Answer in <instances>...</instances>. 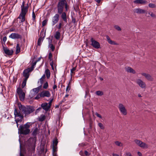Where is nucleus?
<instances>
[{
	"mask_svg": "<svg viewBox=\"0 0 156 156\" xmlns=\"http://www.w3.org/2000/svg\"><path fill=\"white\" fill-rule=\"evenodd\" d=\"M96 94L98 96H102L103 94V93L102 91L98 90L96 92Z\"/></svg>",
	"mask_w": 156,
	"mask_h": 156,
	"instance_id": "f704fd0d",
	"label": "nucleus"
},
{
	"mask_svg": "<svg viewBox=\"0 0 156 156\" xmlns=\"http://www.w3.org/2000/svg\"><path fill=\"white\" fill-rule=\"evenodd\" d=\"M148 6L152 8H154L156 7V5L154 4L151 3L149 4Z\"/></svg>",
	"mask_w": 156,
	"mask_h": 156,
	"instance_id": "37998d69",
	"label": "nucleus"
},
{
	"mask_svg": "<svg viewBox=\"0 0 156 156\" xmlns=\"http://www.w3.org/2000/svg\"><path fill=\"white\" fill-rule=\"evenodd\" d=\"M149 14L152 17H154L155 16V15L152 12H150Z\"/></svg>",
	"mask_w": 156,
	"mask_h": 156,
	"instance_id": "603ef678",
	"label": "nucleus"
},
{
	"mask_svg": "<svg viewBox=\"0 0 156 156\" xmlns=\"http://www.w3.org/2000/svg\"><path fill=\"white\" fill-rule=\"evenodd\" d=\"M133 2L136 4H141L145 5L147 3V1L144 0H136L134 1Z\"/></svg>",
	"mask_w": 156,
	"mask_h": 156,
	"instance_id": "aec40b11",
	"label": "nucleus"
},
{
	"mask_svg": "<svg viewBox=\"0 0 156 156\" xmlns=\"http://www.w3.org/2000/svg\"><path fill=\"white\" fill-rule=\"evenodd\" d=\"M66 100L64 98L63 100L59 103V105H61L63 102H65Z\"/></svg>",
	"mask_w": 156,
	"mask_h": 156,
	"instance_id": "6e6d98bb",
	"label": "nucleus"
},
{
	"mask_svg": "<svg viewBox=\"0 0 156 156\" xmlns=\"http://www.w3.org/2000/svg\"><path fill=\"white\" fill-rule=\"evenodd\" d=\"M24 4H25V2L24 1H23L22 2V5L21 6V8H22V7H25V6H24Z\"/></svg>",
	"mask_w": 156,
	"mask_h": 156,
	"instance_id": "0e129e2a",
	"label": "nucleus"
},
{
	"mask_svg": "<svg viewBox=\"0 0 156 156\" xmlns=\"http://www.w3.org/2000/svg\"><path fill=\"white\" fill-rule=\"evenodd\" d=\"M37 132L38 129L37 127H36L33 130V132L32 133V134L34 136H36L37 134Z\"/></svg>",
	"mask_w": 156,
	"mask_h": 156,
	"instance_id": "cd10ccee",
	"label": "nucleus"
},
{
	"mask_svg": "<svg viewBox=\"0 0 156 156\" xmlns=\"http://www.w3.org/2000/svg\"><path fill=\"white\" fill-rule=\"evenodd\" d=\"M84 154L86 156H89L90 155V153L88 152L87 151H84Z\"/></svg>",
	"mask_w": 156,
	"mask_h": 156,
	"instance_id": "4d7b16f0",
	"label": "nucleus"
},
{
	"mask_svg": "<svg viewBox=\"0 0 156 156\" xmlns=\"http://www.w3.org/2000/svg\"><path fill=\"white\" fill-rule=\"evenodd\" d=\"M115 143L116 145L119 146H123L122 144L119 141H115Z\"/></svg>",
	"mask_w": 156,
	"mask_h": 156,
	"instance_id": "c9c22d12",
	"label": "nucleus"
},
{
	"mask_svg": "<svg viewBox=\"0 0 156 156\" xmlns=\"http://www.w3.org/2000/svg\"><path fill=\"white\" fill-rule=\"evenodd\" d=\"M7 40V37L6 36L4 37L3 38V42L5 43Z\"/></svg>",
	"mask_w": 156,
	"mask_h": 156,
	"instance_id": "680f3d73",
	"label": "nucleus"
},
{
	"mask_svg": "<svg viewBox=\"0 0 156 156\" xmlns=\"http://www.w3.org/2000/svg\"><path fill=\"white\" fill-rule=\"evenodd\" d=\"M90 41L91 43V45L93 47L96 49H98L100 48V44L98 42L95 40L93 38L91 39Z\"/></svg>",
	"mask_w": 156,
	"mask_h": 156,
	"instance_id": "1a4fd4ad",
	"label": "nucleus"
},
{
	"mask_svg": "<svg viewBox=\"0 0 156 156\" xmlns=\"http://www.w3.org/2000/svg\"><path fill=\"white\" fill-rule=\"evenodd\" d=\"M134 141L136 143V144L138 145L139 146L140 145V144L142 142V141H141L138 140H134Z\"/></svg>",
	"mask_w": 156,
	"mask_h": 156,
	"instance_id": "4c0bfd02",
	"label": "nucleus"
},
{
	"mask_svg": "<svg viewBox=\"0 0 156 156\" xmlns=\"http://www.w3.org/2000/svg\"><path fill=\"white\" fill-rule=\"evenodd\" d=\"M17 92L19 95V98L21 101L24 100L25 97V94L23 92L22 89L18 88L17 89Z\"/></svg>",
	"mask_w": 156,
	"mask_h": 156,
	"instance_id": "0eeeda50",
	"label": "nucleus"
},
{
	"mask_svg": "<svg viewBox=\"0 0 156 156\" xmlns=\"http://www.w3.org/2000/svg\"><path fill=\"white\" fill-rule=\"evenodd\" d=\"M22 120H20L18 119H15V121L16 122V126L17 127H18V128H19V124H18V122H21Z\"/></svg>",
	"mask_w": 156,
	"mask_h": 156,
	"instance_id": "79ce46f5",
	"label": "nucleus"
},
{
	"mask_svg": "<svg viewBox=\"0 0 156 156\" xmlns=\"http://www.w3.org/2000/svg\"><path fill=\"white\" fill-rule=\"evenodd\" d=\"M134 13L138 14L144 13L145 12V11L144 9H141L140 8H137L135 9L134 10Z\"/></svg>",
	"mask_w": 156,
	"mask_h": 156,
	"instance_id": "a211bd4d",
	"label": "nucleus"
},
{
	"mask_svg": "<svg viewBox=\"0 0 156 156\" xmlns=\"http://www.w3.org/2000/svg\"><path fill=\"white\" fill-rule=\"evenodd\" d=\"M106 37L108 42L109 44L114 45H118L119 44L118 43H116L115 41L112 40L108 35L106 36Z\"/></svg>",
	"mask_w": 156,
	"mask_h": 156,
	"instance_id": "6ab92c4d",
	"label": "nucleus"
},
{
	"mask_svg": "<svg viewBox=\"0 0 156 156\" xmlns=\"http://www.w3.org/2000/svg\"><path fill=\"white\" fill-rule=\"evenodd\" d=\"M29 147L27 148L28 151H34L35 149V147L34 146V144H29L28 145Z\"/></svg>",
	"mask_w": 156,
	"mask_h": 156,
	"instance_id": "412c9836",
	"label": "nucleus"
},
{
	"mask_svg": "<svg viewBox=\"0 0 156 156\" xmlns=\"http://www.w3.org/2000/svg\"><path fill=\"white\" fill-rule=\"evenodd\" d=\"M115 28L119 31H120L121 30V28L118 25H116L114 26Z\"/></svg>",
	"mask_w": 156,
	"mask_h": 156,
	"instance_id": "49530a36",
	"label": "nucleus"
},
{
	"mask_svg": "<svg viewBox=\"0 0 156 156\" xmlns=\"http://www.w3.org/2000/svg\"><path fill=\"white\" fill-rule=\"evenodd\" d=\"M57 87V86L56 85H54L53 87V90H55L56 89Z\"/></svg>",
	"mask_w": 156,
	"mask_h": 156,
	"instance_id": "69168bd1",
	"label": "nucleus"
},
{
	"mask_svg": "<svg viewBox=\"0 0 156 156\" xmlns=\"http://www.w3.org/2000/svg\"><path fill=\"white\" fill-rule=\"evenodd\" d=\"M19 109L25 114V116L33 112L34 111L33 107L31 106H25L21 104L19 105Z\"/></svg>",
	"mask_w": 156,
	"mask_h": 156,
	"instance_id": "7ed1b4c3",
	"label": "nucleus"
},
{
	"mask_svg": "<svg viewBox=\"0 0 156 156\" xmlns=\"http://www.w3.org/2000/svg\"><path fill=\"white\" fill-rule=\"evenodd\" d=\"M45 73L47 79H49L50 76V72L48 69H47L45 70Z\"/></svg>",
	"mask_w": 156,
	"mask_h": 156,
	"instance_id": "5701e85b",
	"label": "nucleus"
},
{
	"mask_svg": "<svg viewBox=\"0 0 156 156\" xmlns=\"http://www.w3.org/2000/svg\"><path fill=\"white\" fill-rule=\"evenodd\" d=\"M27 79H24L23 81L22 84V88H23L24 87L26 86V82L27 81Z\"/></svg>",
	"mask_w": 156,
	"mask_h": 156,
	"instance_id": "72a5a7b5",
	"label": "nucleus"
},
{
	"mask_svg": "<svg viewBox=\"0 0 156 156\" xmlns=\"http://www.w3.org/2000/svg\"><path fill=\"white\" fill-rule=\"evenodd\" d=\"M40 97H41V93L37 95L36 96L35 98V99H38L40 98Z\"/></svg>",
	"mask_w": 156,
	"mask_h": 156,
	"instance_id": "8fccbe9b",
	"label": "nucleus"
},
{
	"mask_svg": "<svg viewBox=\"0 0 156 156\" xmlns=\"http://www.w3.org/2000/svg\"><path fill=\"white\" fill-rule=\"evenodd\" d=\"M51 41H50L49 43V46L52 51H53L55 49V47L54 46L51 44Z\"/></svg>",
	"mask_w": 156,
	"mask_h": 156,
	"instance_id": "2f4dec72",
	"label": "nucleus"
},
{
	"mask_svg": "<svg viewBox=\"0 0 156 156\" xmlns=\"http://www.w3.org/2000/svg\"><path fill=\"white\" fill-rule=\"evenodd\" d=\"M60 33L59 31H56L55 34L54 35V37L56 39L58 40L60 38Z\"/></svg>",
	"mask_w": 156,
	"mask_h": 156,
	"instance_id": "b1692460",
	"label": "nucleus"
},
{
	"mask_svg": "<svg viewBox=\"0 0 156 156\" xmlns=\"http://www.w3.org/2000/svg\"><path fill=\"white\" fill-rule=\"evenodd\" d=\"M45 119V116L44 115L42 114L41 115L39 118L38 120L40 122H42L44 121Z\"/></svg>",
	"mask_w": 156,
	"mask_h": 156,
	"instance_id": "a878e982",
	"label": "nucleus"
},
{
	"mask_svg": "<svg viewBox=\"0 0 156 156\" xmlns=\"http://www.w3.org/2000/svg\"><path fill=\"white\" fill-rule=\"evenodd\" d=\"M58 140L57 137H55L54 140L53 141V146H57L58 142Z\"/></svg>",
	"mask_w": 156,
	"mask_h": 156,
	"instance_id": "c756f323",
	"label": "nucleus"
},
{
	"mask_svg": "<svg viewBox=\"0 0 156 156\" xmlns=\"http://www.w3.org/2000/svg\"><path fill=\"white\" fill-rule=\"evenodd\" d=\"M48 82H46V83H45L43 85V88L44 89H46L48 88Z\"/></svg>",
	"mask_w": 156,
	"mask_h": 156,
	"instance_id": "a19ab883",
	"label": "nucleus"
},
{
	"mask_svg": "<svg viewBox=\"0 0 156 156\" xmlns=\"http://www.w3.org/2000/svg\"><path fill=\"white\" fill-rule=\"evenodd\" d=\"M20 44L19 43H18L17 44L16 47V54H17L18 53L20 52Z\"/></svg>",
	"mask_w": 156,
	"mask_h": 156,
	"instance_id": "c85d7f7f",
	"label": "nucleus"
},
{
	"mask_svg": "<svg viewBox=\"0 0 156 156\" xmlns=\"http://www.w3.org/2000/svg\"><path fill=\"white\" fill-rule=\"evenodd\" d=\"M41 106L46 111H48L51 107V106L49 105L48 103H47L42 104Z\"/></svg>",
	"mask_w": 156,
	"mask_h": 156,
	"instance_id": "dca6fc26",
	"label": "nucleus"
},
{
	"mask_svg": "<svg viewBox=\"0 0 156 156\" xmlns=\"http://www.w3.org/2000/svg\"><path fill=\"white\" fill-rule=\"evenodd\" d=\"M20 19V21L19 22V27H21L22 26H23V23L25 21V18L21 17V19Z\"/></svg>",
	"mask_w": 156,
	"mask_h": 156,
	"instance_id": "393cba45",
	"label": "nucleus"
},
{
	"mask_svg": "<svg viewBox=\"0 0 156 156\" xmlns=\"http://www.w3.org/2000/svg\"><path fill=\"white\" fill-rule=\"evenodd\" d=\"M136 83L142 88H145L146 87L145 83L140 79L136 80Z\"/></svg>",
	"mask_w": 156,
	"mask_h": 156,
	"instance_id": "9b49d317",
	"label": "nucleus"
},
{
	"mask_svg": "<svg viewBox=\"0 0 156 156\" xmlns=\"http://www.w3.org/2000/svg\"><path fill=\"white\" fill-rule=\"evenodd\" d=\"M50 95V93L48 91L44 90L41 93V98H43L44 97H49Z\"/></svg>",
	"mask_w": 156,
	"mask_h": 156,
	"instance_id": "2eb2a0df",
	"label": "nucleus"
},
{
	"mask_svg": "<svg viewBox=\"0 0 156 156\" xmlns=\"http://www.w3.org/2000/svg\"><path fill=\"white\" fill-rule=\"evenodd\" d=\"M3 49L5 53L9 55H12L13 53V49H11L9 50L7 47L4 46L3 47Z\"/></svg>",
	"mask_w": 156,
	"mask_h": 156,
	"instance_id": "f8f14e48",
	"label": "nucleus"
},
{
	"mask_svg": "<svg viewBox=\"0 0 156 156\" xmlns=\"http://www.w3.org/2000/svg\"><path fill=\"white\" fill-rule=\"evenodd\" d=\"M50 101L48 103L49 105H50L51 106V103L53 100V98H50L49 99Z\"/></svg>",
	"mask_w": 156,
	"mask_h": 156,
	"instance_id": "5fc2aeb1",
	"label": "nucleus"
},
{
	"mask_svg": "<svg viewBox=\"0 0 156 156\" xmlns=\"http://www.w3.org/2000/svg\"><path fill=\"white\" fill-rule=\"evenodd\" d=\"M71 79H72V77L71 78V79L69 83V84H68L67 86L66 87V92H68L69 91V90H70V85L71 84Z\"/></svg>",
	"mask_w": 156,
	"mask_h": 156,
	"instance_id": "7c9ffc66",
	"label": "nucleus"
},
{
	"mask_svg": "<svg viewBox=\"0 0 156 156\" xmlns=\"http://www.w3.org/2000/svg\"><path fill=\"white\" fill-rule=\"evenodd\" d=\"M126 155L127 156H132L131 154L130 153H126Z\"/></svg>",
	"mask_w": 156,
	"mask_h": 156,
	"instance_id": "774afa93",
	"label": "nucleus"
},
{
	"mask_svg": "<svg viewBox=\"0 0 156 156\" xmlns=\"http://www.w3.org/2000/svg\"><path fill=\"white\" fill-rule=\"evenodd\" d=\"M32 71L30 69V68H28L25 69L23 72V75L25 79H28L29 76V73L31 72Z\"/></svg>",
	"mask_w": 156,
	"mask_h": 156,
	"instance_id": "ddd939ff",
	"label": "nucleus"
},
{
	"mask_svg": "<svg viewBox=\"0 0 156 156\" xmlns=\"http://www.w3.org/2000/svg\"><path fill=\"white\" fill-rule=\"evenodd\" d=\"M72 22L74 23H75L76 22V19L75 18H72Z\"/></svg>",
	"mask_w": 156,
	"mask_h": 156,
	"instance_id": "bf43d9fd",
	"label": "nucleus"
},
{
	"mask_svg": "<svg viewBox=\"0 0 156 156\" xmlns=\"http://www.w3.org/2000/svg\"><path fill=\"white\" fill-rule=\"evenodd\" d=\"M9 37L13 39H18L21 38L22 36L17 33H13L10 35Z\"/></svg>",
	"mask_w": 156,
	"mask_h": 156,
	"instance_id": "4468645a",
	"label": "nucleus"
},
{
	"mask_svg": "<svg viewBox=\"0 0 156 156\" xmlns=\"http://www.w3.org/2000/svg\"><path fill=\"white\" fill-rule=\"evenodd\" d=\"M141 75L144 76L148 80L150 81H153L154 80L153 78L149 74L142 73Z\"/></svg>",
	"mask_w": 156,
	"mask_h": 156,
	"instance_id": "f3484780",
	"label": "nucleus"
},
{
	"mask_svg": "<svg viewBox=\"0 0 156 156\" xmlns=\"http://www.w3.org/2000/svg\"><path fill=\"white\" fill-rule=\"evenodd\" d=\"M33 90L35 92V93H36V94L38 93L39 92L37 88L33 89Z\"/></svg>",
	"mask_w": 156,
	"mask_h": 156,
	"instance_id": "864d4df0",
	"label": "nucleus"
},
{
	"mask_svg": "<svg viewBox=\"0 0 156 156\" xmlns=\"http://www.w3.org/2000/svg\"><path fill=\"white\" fill-rule=\"evenodd\" d=\"M52 55L51 52H50L48 54V59L50 61H51L52 60Z\"/></svg>",
	"mask_w": 156,
	"mask_h": 156,
	"instance_id": "c03bdc74",
	"label": "nucleus"
},
{
	"mask_svg": "<svg viewBox=\"0 0 156 156\" xmlns=\"http://www.w3.org/2000/svg\"><path fill=\"white\" fill-rule=\"evenodd\" d=\"M14 115L15 118L19 117V118L15 119H18L20 120H22L23 118V116L22 115L19 111H18L16 109H15L14 111Z\"/></svg>",
	"mask_w": 156,
	"mask_h": 156,
	"instance_id": "6e6552de",
	"label": "nucleus"
},
{
	"mask_svg": "<svg viewBox=\"0 0 156 156\" xmlns=\"http://www.w3.org/2000/svg\"><path fill=\"white\" fill-rule=\"evenodd\" d=\"M50 61V65L51 66L52 69L53 70L54 69V68L53 67L54 63H53V60H52L51 61Z\"/></svg>",
	"mask_w": 156,
	"mask_h": 156,
	"instance_id": "de8ad7c7",
	"label": "nucleus"
},
{
	"mask_svg": "<svg viewBox=\"0 0 156 156\" xmlns=\"http://www.w3.org/2000/svg\"><path fill=\"white\" fill-rule=\"evenodd\" d=\"M63 26V25L62 24V23L61 22L59 23L58 25L57 28L59 29H60L62 27V26Z\"/></svg>",
	"mask_w": 156,
	"mask_h": 156,
	"instance_id": "3c124183",
	"label": "nucleus"
},
{
	"mask_svg": "<svg viewBox=\"0 0 156 156\" xmlns=\"http://www.w3.org/2000/svg\"><path fill=\"white\" fill-rule=\"evenodd\" d=\"M81 156H83L84 155V153L83 151H81L79 152Z\"/></svg>",
	"mask_w": 156,
	"mask_h": 156,
	"instance_id": "e2e57ef3",
	"label": "nucleus"
},
{
	"mask_svg": "<svg viewBox=\"0 0 156 156\" xmlns=\"http://www.w3.org/2000/svg\"><path fill=\"white\" fill-rule=\"evenodd\" d=\"M37 62L35 61L33 63L31 67L30 68H30V69H31L32 71L33 70L34 68V66L36 65Z\"/></svg>",
	"mask_w": 156,
	"mask_h": 156,
	"instance_id": "e433bc0d",
	"label": "nucleus"
},
{
	"mask_svg": "<svg viewBox=\"0 0 156 156\" xmlns=\"http://www.w3.org/2000/svg\"><path fill=\"white\" fill-rule=\"evenodd\" d=\"M53 156H57L56 152H53Z\"/></svg>",
	"mask_w": 156,
	"mask_h": 156,
	"instance_id": "338daca9",
	"label": "nucleus"
},
{
	"mask_svg": "<svg viewBox=\"0 0 156 156\" xmlns=\"http://www.w3.org/2000/svg\"><path fill=\"white\" fill-rule=\"evenodd\" d=\"M58 14H61V17L62 20L66 23H67V16L66 12H67L69 9L66 0H59L57 5Z\"/></svg>",
	"mask_w": 156,
	"mask_h": 156,
	"instance_id": "f257e3e1",
	"label": "nucleus"
},
{
	"mask_svg": "<svg viewBox=\"0 0 156 156\" xmlns=\"http://www.w3.org/2000/svg\"><path fill=\"white\" fill-rule=\"evenodd\" d=\"M98 125L101 129H105V127L102 123H99L98 124Z\"/></svg>",
	"mask_w": 156,
	"mask_h": 156,
	"instance_id": "ea45409f",
	"label": "nucleus"
},
{
	"mask_svg": "<svg viewBox=\"0 0 156 156\" xmlns=\"http://www.w3.org/2000/svg\"><path fill=\"white\" fill-rule=\"evenodd\" d=\"M139 146L143 148H147L148 147V145L147 144H146L145 143L143 142H142Z\"/></svg>",
	"mask_w": 156,
	"mask_h": 156,
	"instance_id": "bb28decb",
	"label": "nucleus"
},
{
	"mask_svg": "<svg viewBox=\"0 0 156 156\" xmlns=\"http://www.w3.org/2000/svg\"><path fill=\"white\" fill-rule=\"evenodd\" d=\"M76 69V67H73L72 69H71V75L72 76V74L73 73H74L73 72V71H75Z\"/></svg>",
	"mask_w": 156,
	"mask_h": 156,
	"instance_id": "09e8293b",
	"label": "nucleus"
},
{
	"mask_svg": "<svg viewBox=\"0 0 156 156\" xmlns=\"http://www.w3.org/2000/svg\"><path fill=\"white\" fill-rule=\"evenodd\" d=\"M40 83H41V84L42 85L43 83L44 79H42L41 78L40 79Z\"/></svg>",
	"mask_w": 156,
	"mask_h": 156,
	"instance_id": "052dcab7",
	"label": "nucleus"
},
{
	"mask_svg": "<svg viewBox=\"0 0 156 156\" xmlns=\"http://www.w3.org/2000/svg\"><path fill=\"white\" fill-rule=\"evenodd\" d=\"M34 9L33 10V12H32V20H33L34 22H36V16L35 15V14L34 13Z\"/></svg>",
	"mask_w": 156,
	"mask_h": 156,
	"instance_id": "473e14b6",
	"label": "nucleus"
},
{
	"mask_svg": "<svg viewBox=\"0 0 156 156\" xmlns=\"http://www.w3.org/2000/svg\"><path fill=\"white\" fill-rule=\"evenodd\" d=\"M48 21V19H45L42 22V26L43 27L45 26L47 24Z\"/></svg>",
	"mask_w": 156,
	"mask_h": 156,
	"instance_id": "58836bf2",
	"label": "nucleus"
},
{
	"mask_svg": "<svg viewBox=\"0 0 156 156\" xmlns=\"http://www.w3.org/2000/svg\"><path fill=\"white\" fill-rule=\"evenodd\" d=\"M28 3L27 4V5L25 6V7H22V8H21V12L19 16L16 19L14 20L13 22H17L18 19H21V17L25 18V15L28 12Z\"/></svg>",
	"mask_w": 156,
	"mask_h": 156,
	"instance_id": "20e7f679",
	"label": "nucleus"
},
{
	"mask_svg": "<svg viewBox=\"0 0 156 156\" xmlns=\"http://www.w3.org/2000/svg\"><path fill=\"white\" fill-rule=\"evenodd\" d=\"M40 36H41L39 38L37 43V44L38 46L41 45V43L45 36V32L44 33V29H42L41 31Z\"/></svg>",
	"mask_w": 156,
	"mask_h": 156,
	"instance_id": "39448f33",
	"label": "nucleus"
},
{
	"mask_svg": "<svg viewBox=\"0 0 156 156\" xmlns=\"http://www.w3.org/2000/svg\"><path fill=\"white\" fill-rule=\"evenodd\" d=\"M57 151V146H53L52 151L53 152H56Z\"/></svg>",
	"mask_w": 156,
	"mask_h": 156,
	"instance_id": "a18cd8bd",
	"label": "nucleus"
},
{
	"mask_svg": "<svg viewBox=\"0 0 156 156\" xmlns=\"http://www.w3.org/2000/svg\"><path fill=\"white\" fill-rule=\"evenodd\" d=\"M126 71L128 72L132 73L133 74H135L136 73L135 71L132 68L130 67H128L126 68Z\"/></svg>",
	"mask_w": 156,
	"mask_h": 156,
	"instance_id": "4be33fe9",
	"label": "nucleus"
},
{
	"mask_svg": "<svg viewBox=\"0 0 156 156\" xmlns=\"http://www.w3.org/2000/svg\"><path fill=\"white\" fill-rule=\"evenodd\" d=\"M59 15L58 14H56L52 18V25L54 26L56 24L58 21Z\"/></svg>",
	"mask_w": 156,
	"mask_h": 156,
	"instance_id": "9d476101",
	"label": "nucleus"
},
{
	"mask_svg": "<svg viewBox=\"0 0 156 156\" xmlns=\"http://www.w3.org/2000/svg\"><path fill=\"white\" fill-rule=\"evenodd\" d=\"M30 123L27 122L24 125H21L19 126L18 133L20 134L26 135L30 133V130L29 129Z\"/></svg>",
	"mask_w": 156,
	"mask_h": 156,
	"instance_id": "f03ea898",
	"label": "nucleus"
},
{
	"mask_svg": "<svg viewBox=\"0 0 156 156\" xmlns=\"http://www.w3.org/2000/svg\"><path fill=\"white\" fill-rule=\"evenodd\" d=\"M118 108L121 114L124 115L127 114V111L125 106L122 104L119 103L118 105Z\"/></svg>",
	"mask_w": 156,
	"mask_h": 156,
	"instance_id": "423d86ee",
	"label": "nucleus"
},
{
	"mask_svg": "<svg viewBox=\"0 0 156 156\" xmlns=\"http://www.w3.org/2000/svg\"><path fill=\"white\" fill-rule=\"evenodd\" d=\"M95 115L97 116V117H98L101 119L102 118V117L101 116L100 114H98V113L96 112L95 113Z\"/></svg>",
	"mask_w": 156,
	"mask_h": 156,
	"instance_id": "13d9d810",
	"label": "nucleus"
}]
</instances>
